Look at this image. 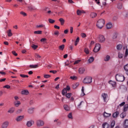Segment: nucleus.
Listing matches in <instances>:
<instances>
[{
	"instance_id": "412c9836",
	"label": "nucleus",
	"mask_w": 128,
	"mask_h": 128,
	"mask_svg": "<svg viewBox=\"0 0 128 128\" xmlns=\"http://www.w3.org/2000/svg\"><path fill=\"white\" fill-rule=\"evenodd\" d=\"M105 118H108V116H112L111 114H108V113H106V112H104V114H103Z\"/></svg>"
},
{
	"instance_id": "5701e85b",
	"label": "nucleus",
	"mask_w": 128,
	"mask_h": 128,
	"mask_svg": "<svg viewBox=\"0 0 128 128\" xmlns=\"http://www.w3.org/2000/svg\"><path fill=\"white\" fill-rule=\"evenodd\" d=\"M7 34L8 36H12V30H9L8 31H7Z\"/></svg>"
},
{
	"instance_id": "7ed1b4c3",
	"label": "nucleus",
	"mask_w": 128,
	"mask_h": 128,
	"mask_svg": "<svg viewBox=\"0 0 128 128\" xmlns=\"http://www.w3.org/2000/svg\"><path fill=\"white\" fill-rule=\"evenodd\" d=\"M92 82V77L86 76L83 80L84 84H90Z\"/></svg>"
},
{
	"instance_id": "f03ea898",
	"label": "nucleus",
	"mask_w": 128,
	"mask_h": 128,
	"mask_svg": "<svg viewBox=\"0 0 128 128\" xmlns=\"http://www.w3.org/2000/svg\"><path fill=\"white\" fill-rule=\"evenodd\" d=\"M116 78L117 82H124V76L122 74H117L116 76Z\"/></svg>"
},
{
	"instance_id": "4468645a",
	"label": "nucleus",
	"mask_w": 128,
	"mask_h": 128,
	"mask_svg": "<svg viewBox=\"0 0 128 128\" xmlns=\"http://www.w3.org/2000/svg\"><path fill=\"white\" fill-rule=\"evenodd\" d=\"M126 116V112H122L121 114H120V117L121 118H124Z\"/></svg>"
},
{
	"instance_id": "bb28decb",
	"label": "nucleus",
	"mask_w": 128,
	"mask_h": 128,
	"mask_svg": "<svg viewBox=\"0 0 128 128\" xmlns=\"http://www.w3.org/2000/svg\"><path fill=\"white\" fill-rule=\"evenodd\" d=\"M109 84H112V86L113 88H116V82H113V81H112V80H110V81L109 82Z\"/></svg>"
},
{
	"instance_id": "79ce46f5",
	"label": "nucleus",
	"mask_w": 128,
	"mask_h": 128,
	"mask_svg": "<svg viewBox=\"0 0 128 128\" xmlns=\"http://www.w3.org/2000/svg\"><path fill=\"white\" fill-rule=\"evenodd\" d=\"M44 25L42 24H40V25H36V28H44Z\"/></svg>"
},
{
	"instance_id": "c756f323",
	"label": "nucleus",
	"mask_w": 128,
	"mask_h": 128,
	"mask_svg": "<svg viewBox=\"0 0 128 128\" xmlns=\"http://www.w3.org/2000/svg\"><path fill=\"white\" fill-rule=\"evenodd\" d=\"M80 84L78 83H76L73 84L72 85V88H74V90H76V88H78V85Z\"/></svg>"
},
{
	"instance_id": "8fccbe9b",
	"label": "nucleus",
	"mask_w": 128,
	"mask_h": 128,
	"mask_svg": "<svg viewBox=\"0 0 128 128\" xmlns=\"http://www.w3.org/2000/svg\"><path fill=\"white\" fill-rule=\"evenodd\" d=\"M68 118H72V112H70L69 114H68Z\"/></svg>"
},
{
	"instance_id": "c03bdc74",
	"label": "nucleus",
	"mask_w": 128,
	"mask_h": 128,
	"mask_svg": "<svg viewBox=\"0 0 128 128\" xmlns=\"http://www.w3.org/2000/svg\"><path fill=\"white\" fill-rule=\"evenodd\" d=\"M66 98H70V96H72V94L71 93H68L66 94Z\"/></svg>"
},
{
	"instance_id": "b1692460",
	"label": "nucleus",
	"mask_w": 128,
	"mask_h": 128,
	"mask_svg": "<svg viewBox=\"0 0 128 128\" xmlns=\"http://www.w3.org/2000/svg\"><path fill=\"white\" fill-rule=\"evenodd\" d=\"M30 68H38V64H36V65H30Z\"/></svg>"
},
{
	"instance_id": "a211bd4d",
	"label": "nucleus",
	"mask_w": 128,
	"mask_h": 128,
	"mask_svg": "<svg viewBox=\"0 0 128 128\" xmlns=\"http://www.w3.org/2000/svg\"><path fill=\"white\" fill-rule=\"evenodd\" d=\"M124 128H128V120L126 119L124 122Z\"/></svg>"
},
{
	"instance_id": "c9c22d12",
	"label": "nucleus",
	"mask_w": 128,
	"mask_h": 128,
	"mask_svg": "<svg viewBox=\"0 0 128 128\" xmlns=\"http://www.w3.org/2000/svg\"><path fill=\"white\" fill-rule=\"evenodd\" d=\"M28 10H36V8L31 6L28 7Z\"/></svg>"
},
{
	"instance_id": "052dcab7",
	"label": "nucleus",
	"mask_w": 128,
	"mask_h": 128,
	"mask_svg": "<svg viewBox=\"0 0 128 128\" xmlns=\"http://www.w3.org/2000/svg\"><path fill=\"white\" fill-rule=\"evenodd\" d=\"M80 62H81V60H76L74 62V64H79Z\"/></svg>"
},
{
	"instance_id": "9d476101",
	"label": "nucleus",
	"mask_w": 128,
	"mask_h": 128,
	"mask_svg": "<svg viewBox=\"0 0 128 128\" xmlns=\"http://www.w3.org/2000/svg\"><path fill=\"white\" fill-rule=\"evenodd\" d=\"M86 72V68H80L78 70L79 74H82Z\"/></svg>"
},
{
	"instance_id": "9b49d317",
	"label": "nucleus",
	"mask_w": 128,
	"mask_h": 128,
	"mask_svg": "<svg viewBox=\"0 0 128 128\" xmlns=\"http://www.w3.org/2000/svg\"><path fill=\"white\" fill-rule=\"evenodd\" d=\"M96 16H98V14H96L94 12H92L90 14V17L92 18H96Z\"/></svg>"
},
{
	"instance_id": "a878e982",
	"label": "nucleus",
	"mask_w": 128,
	"mask_h": 128,
	"mask_svg": "<svg viewBox=\"0 0 128 128\" xmlns=\"http://www.w3.org/2000/svg\"><path fill=\"white\" fill-rule=\"evenodd\" d=\"M34 108H30L28 110V114H34Z\"/></svg>"
},
{
	"instance_id": "7c9ffc66",
	"label": "nucleus",
	"mask_w": 128,
	"mask_h": 128,
	"mask_svg": "<svg viewBox=\"0 0 128 128\" xmlns=\"http://www.w3.org/2000/svg\"><path fill=\"white\" fill-rule=\"evenodd\" d=\"M114 126H116V121L112 120L110 124V128H114Z\"/></svg>"
},
{
	"instance_id": "603ef678",
	"label": "nucleus",
	"mask_w": 128,
	"mask_h": 128,
	"mask_svg": "<svg viewBox=\"0 0 128 128\" xmlns=\"http://www.w3.org/2000/svg\"><path fill=\"white\" fill-rule=\"evenodd\" d=\"M82 96H86V94H84V87L82 88Z\"/></svg>"
},
{
	"instance_id": "69168bd1",
	"label": "nucleus",
	"mask_w": 128,
	"mask_h": 128,
	"mask_svg": "<svg viewBox=\"0 0 128 128\" xmlns=\"http://www.w3.org/2000/svg\"><path fill=\"white\" fill-rule=\"evenodd\" d=\"M12 54H14V56H18V54L16 52V51H12Z\"/></svg>"
},
{
	"instance_id": "cd10ccee",
	"label": "nucleus",
	"mask_w": 128,
	"mask_h": 128,
	"mask_svg": "<svg viewBox=\"0 0 128 128\" xmlns=\"http://www.w3.org/2000/svg\"><path fill=\"white\" fill-rule=\"evenodd\" d=\"M102 96L104 100V102H106V98H108V95L106 94H102Z\"/></svg>"
},
{
	"instance_id": "f257e3e1",
	"label": "nucleus",
	"mask_w": 128,
	"mask_h": 128,
	"mask_svg": "<svg viewBox=\"0 0 128 128\" xmlns=\"http://www.w3.org/2000/svg\"><path fill=\"white\" fill-rule=\"evenodd\" d=\"M104 19H100L96 24V26L98 28H104Z\"/></svg>"
},
{
	"instance_id": "4c0bfd02",
	"label": "nucleus",
	"mask_w": 128,
	"mask_h": 128,
	"mask_svg": "<svg viewBox=\"0 0 128 128\" xmlns=\"http://www.w3.org/2000/svg\"><path fill=\"white\" fill-rule=\"evenodd\" d=\"M67 92L68 91L66 90V88H64V90H62V94L63 96H65Z\"/></svg>"
},
{
	"instance_id": "72a5a7b5",
	"label": "nucleus",
	"mask_w": 128,
	"mask_h": 128,
	"mask_svg": "<svg viewBox=\"0 0 128 128\" xmlns=\"http://www.w3.org/2000/svg\"><path fill=\"white\" fill-rule=\"evenodd\" d=\"M22 94H26V95L28 94V90H22Z\"/></svg>"
},
{
	"instance_id": "13d9d810",
	"label": "nucleus",
	"mask_w": 128,
	"mask_h": 128,
	"mask_svg": "<svg viewBox=\"0 0 128 128\" xmlns=\"http://www.w3.org/2000/svg\"><path fill=\"white\" fill-rule=\"evenodd\" d=\"M44 78H50V74H45V75H44Z\"/></svg>"
},
{
	"instance_id": "20e7f679",
	"label": "nucleus",
	"mask_w": 128,
	"mask_h": 128,
	"mask_svg": "<svg viewBox=\"0 0 128 128\" xmlns=\"http://www.w3.org/2000/svg\"><path fill=\"white\" fill-rule=\"evenodd\" d=\"M98 40L99 42L102 44V42H106V38L103 35L100 34L98 36Z\"/></svg>"
},
{
	"instance_id": "6e6552de",
	"label": "nucleus",
	"mask_w": 128,
	"mask_h": 128,
	"mask_svg": "<svg viewBox=\"0 0 128 128\" xmlns=\"http://www.w3.org/2000/svg\"><path fill=\"white\" fill-rule=\"evenodd\" d=\"M24 116H18L16 118V122H20L21 120H24Z\"/></svg>"
},
{
	"instance_id": "1a4fd4ad",
	"label": "nucleus",
	"mask_w": 128,
	"mask_h": 128,
	"mask_svg": "<svg viewBox=\"0 0 128 128\" xmlns=\"http://www.w3.org/2000/svg\"><path fill=\"white\" fill-rule=\"evenodd\" d=\"M120 115V112L116 111V112H114V113H113L112 114V118H118V116Z\"/></svg>"
},
{
	"instance_id": "f3484780",
	"label": "nucleus",
	"mask_w": 128,
	"mask_h": 128,
	"mask_svg": "<svg viewBox=\"0 0 128 128\" xmlns=\"http://www.w3.org/2000/svg\"><path fill=\"white\" fill-rule=\"evenodd\" d=\"M59 22H60V24L61 26H64V22L65 20H64L63 18H60L58 20Z\"/></svg>"
},
{
	"instance_id": "09e8293b",
	"label": "nucleus",
	"mask_w": 128,
	"mask_h": 128,
	"mask_svg": "<svg viewBox=\"0 0 128 128\" xmlns=\"http://www.w3.org/2000/svg\"><path fill=\"white\" fill-rule=\"evenodd\" d=\"M124 70L126 71V72H128V64L125 65L124 66Z\"/></svg>"
},
{
	"instance_id": "0eeeda50",
	"label": "nucleus",
	"mask_w": 128,
	"mask_h": 128,
	"mask_svg": "<svg viewBox=\"0 0 128 128\" xmlns=\"http://www.w3.org/2000/svg\"><path fill=\"white\" fill-rule=\"evenodd\" d=\"M10 124V122L8 121L4 122L2 125V128H8Z\"/></svg>"
},
{
	"instance_id": "2f4dec72",
	"label": "nucleus",
	"mask_w": 128,
	"mask_h": 128,
	"mask_svg": "<svg viewBox=\"0 0 128 128\" xmlns=\"http://www.w3.org/2000/svg\"><path fill=\"white\" fill-rule=\"evenodd\" d=\"M42 30H37V31L34 32V34H42Z\"/></svg>"
},
{
	"instance_id": "f704fd0d",
	"label": "nucleus",
	"mask_w": 128,
	"mask_h": 128,
	"mask_svg": "<svg viewBox=\"0 0 128 128\" xmlns=\"http://www.w3.org/2000/svg\"><path fill=\"white\" fill-rule=\"evenodd\" d=\"M84 101L81 102L78 105V108H80L82 106H84Z\"/></svg>"
},
{
	"instance_id": "338daca9",
	"label": "nucleus",
	"mask_w": 128,
	"mask_h": 128,
	"mask_svg": "<svg viewBox=\"0 0 128 128\" xmlns=\"http://www.w3.org/2000/svg\"><path fill=\"white\" fill-rule=\"evenodd\" d=\"M54 34H55V36H58V34H60V32H58V31H56Z\"/></svg>"
},
{
	"instance_id": "de8ad7c7",
	"label": "nucleus",
	"mask_w": 128,
	"mask_h": 128,
	"mask_svg": "<svg viewBox=\"0 0 128 128\" xmlns=\"http://www.w3.org/2000/svg\"><path fill=\"white\" fill-rule=\"evenodd\" d=\"M116 38H118V34L115 33L113 36L112 38L113 40H116Z\"/></svg>"
},
{
	"instance_id": "ddd939ff",
	"label": "nucleus",
	"mask_w": 128,
	"mask_h": 128,
	"mask_svg": "<svg viewBox=\"0 0 128 128\" xmlns=\"http://www.w3.org/2000/svg\"><path fill=\"white\" fill-rule=\"evenodd\" d=\"M106 28L108 30H110L111 28H112V22L107 24Z\"/></svg>"
},
{
	"instance_id": "e2e57ef3",
	"label": "nucleus",
	"mask_w": 128,
	"mask_h": 128,
	"mask_svg": "<svg viewBox=\"0 0 128 128\" xmlns=\"http://www.w3.org/2000/svg\"><path fill=\"white\" fill-rule=\"evenodd\" d=\"M66 90L68 91V90H70V86H67L66 87Z\"/></svg>"
},
{
	"instance_id": "e433bc0d",
	"label": "nucleus",
	"mask_w": 128,
	"mask_h": 128,
	"mask_svg": "<svg viewBox=\"0 0 128 128\" xmlns=\"http://www.w3.org/2000/svg\"><path fill=\"white\" fill-rule=\"evenodd\" d=\"M80 42V38L78 37L75 42L74 46H78V44Z\"/></svg>"
},
{
	"instance_id": "4be33fe9",
	"label": "nucleus",
	"mask_w": 128,
	"mask_h": 128,
	"mask_svg": "<svg viewBox=\"0 0 128 128\" xmlns=\"http://www.w3.org/2000/svg\"><path fill=\"white\" fill-rule=\"evenodd\" d=\"M110 124H107L106 122H104L102 124L103 128H108Z\"/></svg>"
},
{
	"instance_id": "864d4df0",
	"label": "nucleus",
	"mask_w": 128,
	"mask_h": 128,
	"mask_svg": "<svg viewBox=\"0 0 128 128\" xmlns=\"http://www.w3.org/2000/svg\"><path fill=\"white\" fill-rule=\"evenodd\" d=\"M20 14H22V16H26L27 14H26V12H20Z\"/></svg>"
},
{
	"instance_id": "393cba45",
	"label": "nucleus",
	"mask_w": 128,
	"mask_h": 128,
	"mask_svg": "<svg viewBox=\"0 0 128 128\" xmlns=\"http://www.w3.org/2000/svg\"><path fill=\"white\" fill-rule=\"evenodd\" d=\"M102 48L100 44L99 43H97L95 44L94 48Z\"/></svg>"
},
{
	"instance_id": "bf43d9fd",
	"label": "nucleus",
	"mask_w": 128,
	"mask_h": 128,
	"mask_svg": "<svg viewBox=\"0 0 128 128\" xmlns=\"http://www.w3.org/2000/svg\"><path fill=\"white\" fill-rule=\"evenodd\" d=\"M124 57V54H120V53H119L118 54V58H122Z\"/></svg>"
},
{
	"instance_id": "774afa93",
	"label": "nucleus",
	"mask_w": 128,
	"mask_h": 128,
	"mask_svg": "<svg viewBox=\"0 0 128 128\" xmlns=\"http://www.w3.org/2000/svg\"><path fill=\"white\" fill-rule=\"evenodd\" d=\"M59 48H64V44H62L59 46Z\"/></svg>"
},
{
	"instance_id": "ea45409f",
	"label": "nucleus",
	"mask_w": 128,
	"mask_h": 128,
	"mask_svg": "<svg viewBox=\"0 0 128 128\" xmlns=\"http://www.w3.org/2000/svg\"><path fill=\"white\" fill-rule=\"evenodd\" d=\"M104 60L105 62H108V60H110V56H106L104 59Z\"/></svg>"
},
{
	"instance_id": "aec40b11",
	"label": "nucleus",
	"mask_w": 128,
	"mask_h": 128,
	"mask_svg": "<svg viewBox=\"0 0 128 128\" xmlns=\"http://www.w3.org/2000/svg\"><path fill=\"white\" fill-rule=\"evenodd\" d=\"M9 114H14V108H12L8 111Z\"/></svg>"
},
{
	"instance_id": "49530a36",
	"label": "nucleus",
	"mask_w": 128,
	"mask_h": 128,
	"mask_svg": "<svg viewBox=\"0 0 128 128\" xmlns=\"http://www.w3.org/2000/svg\"><path fill=\"white\" fill-rule=\"evenodd\" d=\"M84 52H86V54H90V50H88V48H85L84 50Z\"/></svg>"
},
{
	"instance_id": "2eb2a0df",
	"label": "nucleus",
	"mask_w": 128,
	"mask_h": 128,
	"mask_svg": "<svg viewBox=\"0 0 128 128\" xmlns=\"http://www.w3.org/2000/svg\"><path fill=\"white\" fill-rule=\"evenodd\" d=\"M64 110H66L67 112H68V110H70V106H68V105H66V104L64 105Z\"/></svg>"
},
{
	"instance_id": "680f3d73",
	"label": "nucleus",
	"mask_w": 128,
	"mask_h": 128,
	"mask_svg": "<svg viewBox=\"0 0 128 128\" xmlns=\"http://www.w3.org/2000/svg\"><path fill=\"white\" fill-rule=\"evenodd\" d=\"M81 36H82V38H86V34L85 33H82L81 34Z\"/></svg>"
},
{
	"instance_id": "58836bf2",
	"label": "nucleus",
	"mask_w": 128,
	"mask_h": 128,
	"mask_svg": "<svg viewBox=\"0 0 128 128\" xmlns=\"http://www.w3.org/2000/svg\"><path fill=\"white\" fill-rule=\"evenodd\" d=\"M128 104L124 105V111L126 112V110H128Z\"/></svg>"
},
{
	"instance_id": "37998d69",
	"label": "nucleus",
	"mask_w": 128,
	"mask_h": 128,
	"mask_svg": "<svg viewBox=\"0 0 128 128\" xmlns=\"http://www.w3.org/2000/svg\"><path fill=\"white\" fill-rule=\"evenodd\" d=\"M70 78H71V80H76L78 78V77H76V76H71L70 77Z\"/></svg>"
},
{
	"instance_id": "4d7b16f0",
	"label": "nucleus",
	"mask_w": 128,
	"mask_h": 128,
	"mask_svg": "<svg viewBox=\"0 0 128 128\" xmlns=\"http://www.w3.org/2000/svg\"><path fill=\"white\" fill-rule=\"evenodd\" d=\"M20 76H21V78H28V76L22 74H20Z\"/></svg>"
},
{
	"instance_id": "a18cd8bd",
	"label": "nucleus",
	"mask_w": 128,
	"mask_h": 128,
	"mask_svg": "<svg viewBox=\"0 0 128 128\" xmlns=\"http://www.w3.org/2000/svg\"><path fill=\"white\" fill-rule=\"evenodd\" d=\"M128 49L126 48V50L125 54H124V58H126V56H128Z\"/></svg>"
},
{
	"instance_id": "f8f14e48",
	"label": "nucleus",
	"mask_w": 128,
	"mask_h": 128,
	"mask_svg": "<svg viewBox=\"0 0 128 128\" xmlns=\"http://www.w3.org/2000/svg\"><path fill=\"white\" fill-rule=\"evenodd\" d=\"M14 104L15 106H16V108H18L20 105V102L18 100H16L14 102Z\"/></svg>"
},
{
	"instance_id": "dca6fc26",
	"label": "nucleus",
	"mask_w": 128,
	"mask_h": 128,
	"mask_svg": "<svg viewBox=\"0 0 128 128\" xmlns=\"http://www.w3.org/2000/svg\"><path fill=\"white\" fill-rule=\"evenodd\" d=\"M82 14H86V12L84 10H77V14L78 16H80Z\"/></svg>"
},
{
	"instance_id": "6e6d98bb",
	"label": "nucleus",
	"mask_w": 128,
	"mask_h": 128,
	"mask_svg": "<svg viewBox=\"0 0 128 128\" xmlns=\"http://www.w3.org/2000/svg\"><path fill=\"white\" fill-rule=\"evenodd\" d=\"M100 48H94L93 52H100Z\"/></svg>"
},
{
	"instance_id": "423d86ee",
	"label": "nucleus",
	"mask_w": 128,
	"mask_h": 128,
	"mask_svg": "<svg viewBox=\"0 0 128 128\" xmlns=\"http://www.w3.org/2000/svg\"><path fill=\"white\" fill-rule=\"evenodd\" d=\"M44 124V121L42 120H38L36 121L37 126H39V127L42 126Z\"/></svg>"
},
{
	"instance_id": "0e129e2a",
	"label": "nucleus",
	"mask_w": 128,
	"mask_h": 128,
	"mask_svg": "<svg viewBox=\"0 0 128 128\" xmlns=\"http://www.w3.org/2000/svg\"><path fill=\"white\" fill-rule=\"evenodd\" d=\"M50 72L54 74H56V72H58V71H56V70H50Z\"/></svg>"
},
{
	"instance_id": "473e14b6",
	"label": "nucleus",
	"mask_w": 128,
	"mask_h": 128,
	"mask_svg": "<svg viewBox=\"0 0 128 128\" xmlns=\"http://www.w3.org/2000/svg\"><path fill=\"white\" fill-rule=\"evenodd\" d=\"M117 8H118V10H122V3L118 4L117 6Z\"/></svg>"
},
{
	"instance_id": "3c124183",
	"label": "nucleus",
	"mask_w": 128,
	"mask_h": 128,
	"mask_svg": "<svg viewBox=\"0 0 128 128\" xmlns=\"http://www.w3.org/2000/svg\"><path fill=\"white\" fill-rule=\"evenodd\" d=\"M116 48H122V44H119L116 46Z\"/></svg>"
},
{
	"instance_id": "5fc2aeb1",
	"label": "nucleus",
	"mask_w": 128,
	"mask_h": 128,
	"mask_svg": "<svg viewBox=\"0 0 128 128\" xmlns=\"http://www.w3.org/2000/svg\"><path fill=\"white\" fill-rule=\"evenodd\" d=\"M32 48H37L38 47V46L37 45H34V44H32V46H31Z\"/></svg>"
},
{
	"instance_id": "c85d7f7f",
	"label": "nucleus",
	"mask_w": 128,
	"mask_h": 128,
	"mask_svg": "<svg viewBox=\"0 0 128 128\" xmlns=\"http://www.w3.org/2000/svg\"><path fill=\"white\" fill-rule=\"evenodd\" d=\"M118 20V16H114L112 19L113 22H116Z\"/></svg>"
},
{
	"instance_id": "a19ab883",
	"label": "nucleus",
	"mask_w": 128,
	"mask_h": 128,
	"mask_svg": "<svg viewBox=\"0 0 128 128\" xmlns=\"http://www.w3.org/2000/svg\"><path fill=\"white\" fill-rule=\"evenodd\" d=\"M48 22H49L50 24H54V22H56V20H54L52 18H49Z\"/></svg>"
},
{
	"instance_id": "6ab92c4d",
	"label": "nucleus",
	"mask_w": 128,
	"mask_h": 128,
	"mask_svg": "<svg viewBox=\"0 0 128 128\" xmlns=\"http://www.w3.org/2000/svg\"><path fill=\"white\" fill-rule=\"evenodd\" d=\"M94 57H92V56L90 57L89 58V59L88 60V64H92V62H94Z\"/></svg>"
},
{
	"instance_id": "39448f33",
	"label": "nucleus",
	"mask_w": 128,
	"mask_h": 128,
	"mask_svg": "<svg viewBox=\"0 0 128 128\" xmlns=\"http://www.w3.org/2000/svg\"><path fill=\"white\" fill-rule=\"evenodd\" d=\"M32 124H34V121L33 120H29L27 122L26 124V126H28V128H30V126H32Z\"/></svg>"
}]
</instances>
